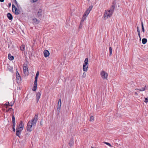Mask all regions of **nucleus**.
Segmentation results:
<instances>
[{"label":"nucleus","instance_id":"nucleus-1","mask_svg":"<svg viewBox=\"0 0 148 148\" xmlns=\"http://www.w3.org/2000/svg\"><path fill=\"white\" fill-rule=\"evenodd\" d=\"M38 120V115L36 114L34 118L31 121L28 122L27 123V130L29 132L31 131L32 130L33 126H35Z\"/></svg>","mask_w":148,"mask_h":148},{"label":"nucleus","instance_id":"nucleus-2","mask_svg":"<svg viewBox=\"0 0 148 148\" xmlns=\"http://www.w3.org/2000/svg\"><path fill=\"white\" fill-rule=\"evenodd\" d=\"M112 14L113 13L109 10H106L103 16L104 18L106 19L110 17Z\"/></svg>","mask_w":148,"mask_h":148},{"label":"nucleus","instance_id":"nucleus-3","mask_svg":"<svg viewBox=\"0 0 148 148\" xmlns=\"http://www.w3.org/2000/svg\"><path fill=\"white\" fill-rule=\"evenodd\" d=\"M100 75L103 79H107L108 74L106 72L103 70L100 73Z\"/></svg>","mask_w":148,"mask_h":148},{"label":"nucleus","instance_id":"nucleus-4","mask_svg":"<svg viewBox=\"0 0 148 148\" xmlns=\"http://www.w3.org/2000/svg\"><path fill=\"white\" fill-rule=\"evenodd\" d=\"M16 78L17 83H20L21 78L19 74L17 71L16 72Z\"/></svg>","mask_w":148,"mask_h":148},{"label":"nucleus","instance_id":"nucleus-5","mask_svg":"<svg viewBox=\"0 0 148 148\" xmlns=\"http://www.w3.org/2000/svg\"><path fill=\"white\" fill-rule=\"evenodd\" d=\"M23 72L25 75H27L28 73V68L26 66L24 65L23 66Z\"/></svg>","mask_w":148,"mask_h":148},{"label":"nucleus","instance_id":"nucleus-6","mask_svg":"<svg viewBox=\"0 0 148 148\" xmlns=\"http://www.w3.org/2000/svg\"><path fill=\"white\" fill-rule=\"evenodd\" d=\"M61 100L60 99L58 101V108L57 109V110L58 111V114H59L60 110V108L61 107Z\"/></svg>","mask_w":148,"mask_h":148},{"label":"nucleus","instance_id":"nucleus-7","mask_svg":"<svg viewBox=\"0 0 148 148\" xmlns=\"http://www.w3.org/2000/svg\"><path fill=\"white\" fill-rule=\"evenodd\" d=\"M44 56L46 58L49 56V51L46 50H44L43 52Z\"/></svg>","mask_w":148,"mask_h":148},{"label":"nucleus","instance_id":"nucleus-8","mask_svg":"<svg viewBox=\"0 0 148 148\" xmlns=\"http://www.w3.org/2000/svg\"><path fill=\"white\" fill-rule=\"evenodd\" d=\"M39 75V71H37V72L36 73V76L35 78L34 84H35V86H36V83L37 82L38 77V76Z\"/></svg>","mask_w":148,"mask_h":148},{"label":"nucleus","instance_id":"nucleus-9","mask_svg":"<svg viewBox=\"0 0 148 148\" xmlns=\"http://www.w3.org/2000/svg\"><path fill=\"white\" fill-rule=\"evenodd\" d=\"M148 89V86L145 85L144 88H142L140 89H138L139 90V91H143L144 90H147Z\"/></svg>","mask_w":148,"mask_h":148},{"label":"nucleus","instance_id":"nucleus-10","mask_svg":"<svg viewBox=\"0 0 148 148\" xmlns=\"http://www.w3.org/2000/svg\"><path fill=\"white\" fill-rule=\"evenodd\" d=\"M73 140L74 139L73 138H71L70 139V140L69 142V145H70V146L71 147L74 144V142H73Z\"/></svg>","mask_w":148,"mask_h":148},{"label":"nucleus","instance_id":"nucleus-11","mask_svg":"<svg viewBox=\"0 0 148 148\" xmlns=\"http://www.w3.org/2000/svg\"><path fill=\"white\" fill-rule=\"evenodd\" d=\"M14 12L15 14H19L20 13V11L16 7H15V8L14 9Z\"/></svg>","mask_w":148,"mask_h":148},{"label":"nucleus","instance_id":"nucleus-12","mask_svg":"<svg viewBox=\"0 0 148 148\" xmlns=\"http://www.w3.org/2000/svg\"><path fill=\"white\" fill-rule=\"evenodd\" d=\"M115 8V4L113 3L112 5V6L111 7L110 9L109 10L111 11V12H112V13H113V12L114 11V9Z\"/></svg>","mask_w":148,"mask_h":148},{"label":"nucleus","instance_id":"nucleus-13","mask_svg":"<svg viewBox=\"0 0 148 148\" xmlns=\"http://www.w3.org/2000/svg\"><path fill=\"white\" fill-rule=\"evenodd\" d=\"M24 125L22 121H21L20 122V124L18 126V127L21 128H23Z\"/></svg>","mask_w":148,"mask_h":148},{"label":"nucleus","instance_id":"nucleus-14","mask_svg":"<svg viewBox=\"0 0 148 148\" xmlns=\"http://www.w3.org/2000/svg\"><path fill=\"white\" fill-rule=\"evenodd\" d=\"M42 11L41 9H39L37 13V15L38 17H40L42 15Z\"/></svg>","mask_w":148,"mask_h":148},{"label":"nucleus","instance_id":"nucleus-15","mask_svg":"<svg viewBox=\"0 0 148 148\" xmlns=\"http://www.w3.org/2000/svg\"><path fill=\"white\" fill-rule=\"evenodd\" d=\"M33 22L36 24H38L40 22V21L36 18H33Z\"/></svg>","mask_w":148,"mask_h":148},{"label":"nucleus","instance_id":"nucleus-16","mask_svg":"<svg viewBox=\"0 0 148 148\" xmlns=\"http://www.w3.org/2000/svg\"><path fill=\"white\" fill-rule=\"evenodd\" d=\"M41 95L40 93H37L36 95L37 102H38Z\"/></svg>","mask_w":148,"mask_h":148},{"label":"nucleus","instance_id":"nucleus-17","mask_svg":"<svg viewBox=\"0 0 148 148\" xmlns=\"http://www.w3.org/2000/svg\"><path fill=\"white\" fill-rule=\"evenodd\" d=\"M88 65H83V70L84 71H87L88 70Z\"/></svg>","mask_w":148,"mask_h":148},{"label":"nucleus","instance_id":"nucleus-18","mask_svg":"<svg viewBox=\"0 0 148 148\" xmlns=\"http://www.w3.org/2000/svg\"><path fill=\"white\" fill-rule=\"evenodd\" d=\"M88 59L87 58H86L84 62L83 65H88Z\"/></svg>","mask_w":148,"mask_h":148},{"label":"nucleus","instance_id":"nucleus-19","mask_svg":"<svg viewBox=\"0 0 148 148\" xmlns=\"http://www.w3.org/2000/svg\"><path fill=\"white\" fill-rule=\"evenodd\" d=\"M7 16L8 18V19L10 20H12L13 18V17L12 14H10V13H8L7 14Z\"/></svg>","mask_w":148,"mask_h":148},{"label":"nucleus","instance_id":"nucleus-20","mask_svg":"<svg viewBox=\"0 0 148 148\" xmlns=\"http://www.w3.org/2000/svg\"><path fill=\"white\" fill-rule=\"evenodd\" d=\"M8 58L9 60H12L14 59V57L11 55L9 53L8 54Z\"/></svg>","mask_w":148,"mask_h":148},{"label":"nucleus","instance_id":"nucleus-21","mask_svg":"<svg viewBox=\"0 0 148 148\" xmlns=\"http://www.w3.org/2000/svg\"><path fill=\"white\" fill-rule=\"evenodd\" d=\"M137 32H138V36L140 38V40L141 39L140 34V29H139L138 27H137Z\"/></svg>","mask_w":148,"mask_h":148},{"label":"nucleus","instance_id":"nucleus-22","mask_svg":"<svg viewBox=\"0 0 148 148\" xmlns=\"http://www.w3.org/2000/svg\"><path fill=\"white\" fill-rule=\"evenodd\" d=\"M12 125H16L15 118L13 115L12 116Z\"/></svg>","mask_w":148,"mask_h":148},{"label":"nucleus","instance_id":"nucleus-23","mask_svg":"<svg viewBox=\"0 0 148 148\" xmlns=\"http://www.w3.org/2000/svg\"><path fill=\"white\" fill-rule=\"evenodd\" d=\"M147 42V39L144 38L142 39V42L143 44H145Z\"/></svg>","mask_w":148,"mask_h":148},{"label":"nucleus","instance_id":"nucleus-24","mask_svg":"<svg viewBox=\"0 0 148 148\" xmlns=\"http://www.w3.org/2000/svg\"><path fill=\"white\" fill-rule=\"evenodd\" d=\"M21 132L19 131H16V135L18 136L19 137H20V135L21 133Z\"/></svg>","mask_w":148,"mask_h":148},{"label":"nucleus","instance_id":"nucleus-25","mask_svg":"<svg viewBox=\"0 0 148 148\" xmlns=\"http://www.w3.org/2000/svg\"><path fill=\"white\" fill-rule=\"evenodd\" d=\"M141 27L142 31L143 33L145 32V29L143 26V24L142 21L141 22Z\"/></svg>","mask_w":148,"mask_h":148},{"label":"nucleus","instance_id":"nucleus-26","mask_svg":"<svg viewBox=\"0 0 148 148\" xmlns=\"http://www.w3.org/2000/svg\"><path fill=\"white\" fill-rule=\"evenodd\" d=\"M92 6L90 5L89 7V8L86 10H88L90 12V11L92 10Z\"/></svg>","mask_w":148,"mask_h":148},{"label":"nucleus","instance_id":"nucleus-27","mask_svg":"<svg viewBox=\"0 0 148 148\" xmlns=\"http://www.w3.org/2000/svg\"><path fill=\"white\" fill-rule=\"evenodd\" d=\"M23 129L21 128L18 127H17L16 128V130L18 131H20L21 132L23 130Z\"/></svg>","mask_w":148,"mask_h":148},{"label":"nucleus","instance_id":"nucleus-28","mask_svg":"<svg viewBox=\"0 0 148 148\" xmlns=\"http://www.w3.org/2000/svg\"><path fill=\"white\" fill-rule=\"evenodd\" d=\"M86 16H84V15L82 18V19L81 21L82 22H83L84 21V20L86 19Z\"/></svg>","mask_w":148,"mask_h":148},{"label":"nucleus","instance_id":"nucleus-29","mask_svg":"<svg viewBox=\"0 0 148 148\" xmlns=\"http://www.w3.org/2000/svg\"><path fill=\"white\" fill-rule=\"evenodd\" d=\"M37 82L36 83V86H35V85L34 83V88H33L32 90L34 91H35L36 88L37 87Z\"/></svg>","mask_w":148,"mask_h":148},{"label":"nucleus","instance_id":"nucleus-30","mask_svg":"<svg viewBox=\"0 0 148 148\" xmlns=\"http://www.w3.org/2000/svg\"><path fill=\"white\" fill-rule=\"evenodd\" d=\"M89 13L90 12H88V10H86V11L84 13V15L87 16L88 15Z\"/></svg>","mask_w":148,"mask_h":148},{"label":"nucleus","instance_id":"nucleus-31","mask_svg":"<svg viewBox=\"0 0 148 148\" xmlns=\"http://www.w3.org/2000/svg\"><path fill=\"white\" fill-rule=\"evenodd\" d=\"M109 50L110 51V55L111 56L112 54V49L111 47H110L109 48Z\"/></svg>","mask_w":148,"mask_h":148},{"label":"nucleus","instance_id":"nucleus-32","mask_svg":"<svg viewBox=\"0 0 148 148\" xmlns=\"http://www.w3.org/2000/svg\"><path fill=\"white\" fill-rule=\"evenodd\" d=\"M20 49L22 51H24V50L25 47L24 45H22L20 47Z\"/></svg>","mask_w":148,"mask_h":148},{"label":"nucleus","instance_id":"nucleus-33","mask_svg":"<svg viewBox=\"0 0 148 148\" xmlns=\"http://www.w3.org/2000/svg\"><path fill=\"white\" fill-rule=\"evenodd\" d=\"M94 120V118L93 116H91L90 117V121H93Z\"/></svg>","mask_w":148,"mask_h":148},{"label":"nucleus","instance_id":"nucleus-34","mask_svg":"<svg viewBox=\"0 0 148 148\" xmlns=\"http://www.w3.org/2000/svg\"><path fill=\"white\" fill-rule=\"evenodd\" d=\"M103 143L110 147H112V146L108 142H104Z\"/></svg>","mask_w":148,"mask_h":148},{"label":"nucleus","instance_id":"nucleus-35","mask_svg":"<svg viewBox=\"0 0 148 148\" xmlns=\"http://www.w3.org/2000/svg\"><path fill=\"white\" fill-rule=\"evenodd\" d=\"M16 125H12V129L14 132H15L16 130L15 128V127Z\"/></svg>","mask_w":148,"mask_h":148},{"label":"nucleus","instance_id":"nucleus-36","mask_svg":"<svg viewBox=\"0 0 148 148\" xmlns=\"http://www.w3.org/2000/svg\"><path fill=\"white\" fill-rule=\"evenodd\" d=\"M145 100L144 101L146 103L148 102V98H145Z\"/></svg>","mask_w":148,"mask_h":148},{"label":"nucleus","instance_id":"nucleus-37","mask_svg":"<svg viewBox=\"0 0 148 148\" xmlns=\"http://www.w3.org/2000/svg\"><path fill=\"white\" fill-rule=\"evenodd\" d=\"M131 85L132 87H133L134 86V82H130Z\"/></svg>","mask_w":148,"mask_h":148},{"label":"nucleus","instance_id":"nucleus-38","mask_svg":"<svg viewBox=\"0 0 148 148\" xmlns=\"http://www.w3.org/2000/svg\"><path fill=\"white\" fill-rule=\"evenodd\" d=\"M15 7H16L15 5L14 4H12V10L13 12H14V8H15Z\"/></svg>","mask_w":148,"mask_h":148},{"label":"nucleus","instance_id":"nucleus-39","mask_svg":"<svg viewBox=\"0 0 148 148\" xmlns=\"http://www.w3.org/2000/svg\"><path fill=\"white\" fill-rule=\"evenodd\" d=\"M86 74L85 73H84L82 75V77H86Z\"/></svg>","mask_w":148,"mask_h":148},{"label":"nucleus","instance_id":"nucleus-40","mask_svg":"<svg viewBox=\"0 0 148 148\" xmlns=\"http://www.w3.org/2000/svg\"><path fill=\"white\" fill-rule=\"evenodd\" d=\"M14 104V102H13V103H10V104L9 106H12L13 104Z\"/></svg>","mask_w":148,"mask_h":148},{"label":"nucleus","instance_id":"nucleus-41","mask_svg":"<svg viewBox=\"0 0 148 148\" xmlns=\"http://www.w3.org/2000/svg\"><path fill=\"white\" fill-rule=\"evenodd\" d=\"M10 104H9V102H7L5 104V105H6V106H8V105H9Z\"/></svg>","mask_w":148,"mask_h":148},{"label":"nucleus","instance_id":"nucleus-42","mask_svg":"<svg viewBox=\"0 0 148 148\" xmlns=\"http://www.w3.org/2000/svg\"><path fill=\"white\" fill-rule=\"evenodd\" d=\"M14 3L15 4H16V5H17V1H16V0H14Z\"/></svg>","mask_w":148,"mask_h":148},{"label":"nucleus","instance_id":"nucleus-43","mask_svg":"<svg viewBox=\"0 0 148 148\" xmlns=\"http://www.w3.org/2000/svg\"><path fill=\"white\" fill-rule=\"evenodd\" d=\"M40 125L41 126H42V121H41L40 122Z\"/></svg>","mask_w":148,"mask_h":148},{"label":"nucleus","instance_id":"nucleus-44","mask_svg":"<svg viewBox=\"0 0 148 148\" xmlns=\"http://www.w3.org/2000/svg\"><path fill=\"white\" fill-rule=\"evenodd\" d=\"M12 109V108H9L8 110L7 111H10Z\"/></svg>","mask_w":148,"mask_h":148},{"label":"nucleus","instance_id":"nucleus-45","mask_svg":"<svg viewBox=\"0 0 148 148\" xmlns=\"http://www.w3.org/2000/svg\"><path fill=\"white\" fill-rule=\"evenodd\" d=\"M9 6L10 7L11 6V4L10 3H8Z\"/></svg>","mask_w":148,"mask_h":148},{"label":"nucleus","instance_id":"nucleus-46","mask_svg":"<svg viewBox=\"0 0 148 148\" xmlns=\"http://www.w3.org/2000/svg\"><path fill=\"white\" fill-rule=\"evenodd\" d=\"M4 0H0V1L1 2H3Z\"/></svg>","mask_w":148,"mask_h":148},{"label":"nucleus","instance_id":"nucleus-47","mask_svg":"<svg viewBox=\"0 0 148 148\" xmlns=\"http://www.w3.org/2000/svg\"><path fill=\"white\" fill-rule=\"evenodd\" d=\"M10 47V46H9V45H8V47L9 48Z\"/></svg>","mask_w":148,"mask_h":148},{"label":"nucleus","instance_id":"nucleus-48","mask_svg":"<svg viewBox=\"0 0 148 148\" xmlns=\"http://www.w3.org/2000/svg\"><path fill=\"white\" fill-rule=\"evenodd\" d=\"M91 148H93V147H92Z\"/></svg>","mask_w":148,"mask_h":148}]
</instances>
